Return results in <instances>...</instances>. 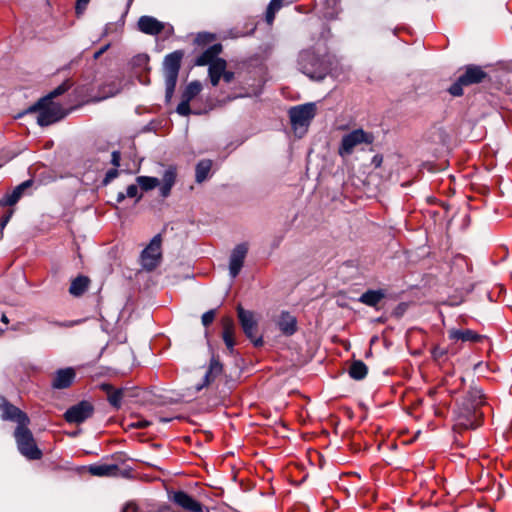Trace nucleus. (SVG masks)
Masks as SVG:
<instances>
[{"label": "nucleus", "mask_w": 512, "mask_h": 512, "mask_svg": "<svg viewBox=\"0 0 512 512\" xmlns=\"http://www.w3.org/2000/svg\"><path fill=\"white\" fill-rule=\"evenodd\" d=\"M94 408L87 401H81L80 403L70 407L64 414L65 420L69 423H82L86 419L90 418L93 414Z\"/></svg>", "instance_id": "obj_12"}, {"label": "nucleus", "mask_w": 512, "mask_h": 512, "mask_svg": "<svg viewBox=\"0 0 512 512\" xmlns=\"http://www.w3.org/2000/svg\"><path fill=\"white\" fill-rule=\"evenodd\" d=\"M237 314L239 318V322L241 327L254 346L259 347L263 344V340L261 337H255V332L257 329V322L254 319V314L251 311H247L243 309L240 305L237 307Z\"/></svg>", "instance_id": "obj_10"}, {"label": "nucleus", "mask_w": 512, "mask_h": 512, "mask_svg": "<svg viewBox=\"0 0 512 512\" xmlns=\"http://www.w3.org/2000/svg\"><path fill=\"white\" fill-rule=\"evenodd\" d=\"M486 398L480 387L471 383L455 409L456 426L464 429H476L482 424Z\"/></svg>", "instance_id": "obj_1"}, {"label": "nucleus", "mask_w": 512, "mask_h": 512, "mask_svg": "<svg viewBox=\"0 0 512 512\" xmlns=\"http://www.w3.org/2000/svg\"><path fill=\"white\" fill-rule=\"evenodd\" d=\"M122 512H138V507L133 503H128L123 509Z\"/></svg>", "instance_id": "obj_46"}, {"label": "nucleus", "mask_w": 512, "mask_h": 512, "mask_svg": "<svg viewBox=\"0 0 512 512\" xmlns=\"http://www.w3.org/2000/svg\"><path fill=\"white\" fill-rule=\"evenodd\" d=\"M222 327H223V332H222L223 341H224L227 349L229 350L230 354H233L234 345H235V340H234L235 325H234L233 320L230 317H224L222 319Z\"/></svg>", "instance_id": "obj_19"}, {"label": "nucleus", "mask_w": 512, "mask_h": 512, "mask_svg": "<svg viewBox=\"0 0 512 512\" xmlns=\"http://www.w3.org/2000/svg\"><path fill=\"white\" fill-rule=\"evenodd\" d=\"M89 2H90V0H77L76 1L75 11L78 16L83 14V12L85 11Z\"/></svg>", "instance_id": "obj_41"}, {"label": "nucleus", "mask_w": 512, "mask_h": 512, "mask_svg": "<svg viewBox=\"0 0 512 512\" xmlns=\"http://www.w3.org/2000/svg\"><path fill=\"white\" fill-rule=\"evenodd\" d=\"M161 236L155 235L150 241L149 245L141 253V263L145 270H154L161 261Z\"/></svg>", "instance_id": "obj_9"}, {"label": "nucleus", "mask_w": 512, "mask_h": 512, "mask_svg": "<svg viewBox=\"0 0 512 512\" xmlns=\"http://www.w3.org/2000/svg\"><path fill=\"white\" fill-rule=\"evenodd\" d=\"M26 112H38L37 123L40 126H48L60 121L68 113L60 104L49 101L48 97L39 99L34 105L30 106Z\"/></svg>", "instance_id": "obj_3"}, {"label": "nucleus", "mask_w": 512, "mask_h": 512, "mask_svg": "<svg viewBox=\"0 0 512 512\" xmlns=\"http://www.w3.org/2000/svg\"><path fill=\"white\" fill-rule=\"evenodd\" d=\"M214 40V35L210 33H199L195 39L199 45H205Z\"/></svg>", "instance_id": "obj_38"}, {"label": "nucleus", "mask_w": 512, "mask_h": 512, "mask_svg": "<svg viewBox=\"0 0 512 512\" xmlns=\"http://www.w3.org/2000/svg\"><path fill=\"white\" fill-rule=\"evenodd\" d=\"M101 389L107 394V400L110 405L116 409H119L122 404V398L125 390L122 388L115 389L110 384H102Z\"/></svg>", "instance_id": "obj_22"}, {"label": "nucleus", "mask_w": 512, "mask_h": 512, "mask_svg": "<svg viewBox=\"0 0 512 512\" xmlns=\"http://www.w3.org/2000/svg\"><path fill=\"white\" fill-rule=\"evenodd\" d=\"M449 339L462 342H479L482 336L471 329H456L448 330Z\"/></svg>", "instance_id": "obj_18"}, {"label": "nucleus", "mask_w": 512, "mask_h": 512, "mask_svg": "<svg viewBox=\"0 0 512 512\" xmlns=\"http://www.w3.org/2000/svg\"><path fill=\"white\" fill-rule=\"evenodd\" d=\"M70 88V84L68 81L63 82L60 84L57 88H55L53 91H51L46 97L49 98V101H52V99L62 95Z\"/></svg>", "instance_id": "obj_35"}, {"label": "nucleus", "mask_w": 512, "mask_h": 512, "mask_svg": "<svg viewBox=\"0 0 512 512\" xmlns=\"http://www.w3.org/2000/svg\"><path fill=\"white\" fill-rule=\"evenodd\" d=\"M212 168V161L209 159H203L201 160L197 165L195 169V180L197 183L204 182L210 173V170Z\"/></svg>", "instance_id": "obj_30"}, {"label": "nucleus", "mask_w": 512, "mask_h": 512, "mask_svg": "<svg viewBox=\"0 0 512 512\" xmlns=\"http://www.w3.org/2000/svg\"><path fill=\"white\" fill-rule=\"evenodd\" d=\"M126 197H127L126 193L119 192L118 195H117V202L118 203L122 202Z\"/></svg>", "instance_id": "obj_49"}, {"label": "nucleus", "mask_w": 512, "mask_h": 512, "mask_svg": "<svg viewBox=\"0 0 512 512\" xmlns=\"http://www.w3.org/2000/svg\"><path fill=\"white\" fill-rule=\"evenodd\" d=\"M279 329L287 336L293 335L297 330L296 318L289 313H282L279 320Z\"/></svg>", "instance_id": "obj_25"}, {"label": "nucleus", "mask_w": 512, "mask_h": 512, "mask_svg": "<svg viewBox=\"0 0 512 512\" xmlns=\"http://www.w3.org/2000/svg\"><path fill=\"white\" fill-rule=\"evenodd\" d=\"M31 184V180L24 181L23 183L18 185L10 194H7L6 197L0 201V204L8 206L16 204L21 198L24 190L31 186Z\"/></svg>", "instance_id": "obj_26"}, {"label": "nucleus", "mask_w": 512, "mask_h": 512, "mask_svg": "<svg viewBox=\"0 0 512 512\" xmlns=\"http://www.w3.org/2000/svg\"><path fill=\"white\" fill-rule=\"evenodd\" d=\"M368 368L361 360H355L349 367V375L355 380H362L366 377Z\"/></svg>", "instance_id": "obj_31"}, {"label": "nucleus", "mask_w": 512, "mask_h": 512, "mask_svg": "<svg viewBox=\"0 0 512 512\" xmlns=\"http://www.w3.org/2000/svg\"><path fill=\"white\" fill-rule=\"evenodd\" d=\"M120 160H121L120 152L119 151H113L112 155H111V163L113 164V166L119 167L120 166Z\"/></svg>", "instance_id": "obj_43"}, {"label": "nucleus", "mask_w": 512, "mask_h": 512, "mask_svg": "<svg viewBox=\"0 0 512 512\" xmlns=\"http://www.w3.org/2000/svg\"><path fill=\"white\" fill-rule=\"evenodd\" d=\"M162 422H169V419H166V418H162L161 419Z\"/></svg>", "instance_id": "obj_52"}, {"label": "nucleus", "mask_w": 512, "mask_h": 512, "mask_svg": "<svg viewBox=\"0 0 512 512\" xmlns=\"http://www.w3.org/2000/svg\"><path fill=\"white\" fill-rule=\"evenodd\" d=\"M133 2V0H128V3L131 4Z\"/></svg>", "instance_id": "obj_53"}, {"label": "nucleus", "mask_w": 512, "mask_h": 512, "mask_svg": "<svg viewBox=\"0 0 512 512\" xmlns=\"http://www.w3.org/2000/svg\"><path fill=\"white\" fill-rule=\"evenodd\" d=\"M119 172L116 168L110 169L105 174V177L102 181L104 186L108 185L112 180H114L118 176Z\"/></svg>", "instance_id": "obj_39"}, {"label": "nucleus", "mask_w": 512, "mask_h": 512, "mask_svg": "<svg viewBox=\"0 0 512 512\" xmlns=\"http://www.w3.org/2000/svg\"><path fill=\"white\" fill-rule=\"evenodd\" d=\"M190 101L182 98V101L177 106V113L182 116H188L191 112L190 110Z\"/></svg>", "instance_id": "obj_36"}, {"label": "nucleus", "mask_w": 512, "mask_h": 512, "mask_svg": "<svg viewBox=\"0 0 512 512\" xmlns=\"http://www.w3.org/2000/svg\"><path fill=\"white\" fill-rule=\"evenodd\" d=\"M215 318V310H209L202 315V324L204 326L210 325Z\"/></svg>", "instance_id": "obj_40"}, {"label": "nucleus", "mask_w": 512, "mask_h": 512, "mask_svg": "<svg viewBox=\"0 0 512 512\" xmlns=\"http://www.w3.org/2000/svg\"><path fill=\"white\" fill-rule=\"evenodd\" d=\"M119 467L116 464H94L89 467V472L94 476H116Z\"/></svg>", "instance_id": "obj_24"}, {"label": "nucleus", "mask_w": 512, "mask_h": 512, "mask_svg": "<svg viewBox=\"0 0 512 512\" xmlns=\"http://www.w3.org/2000/svg\"><path fill=\"white\" fill-rule=\"evenodd\" d=\"M183 56L184 52L182 50H176L166 55L164 58L163 71L165 76V96L167 101H169L174 94Z\"/></svg>", "instance_id": "obj_4"}, {"label": "nucleus", "mask_w": 512, "mask_h": 512, "mask_svg": "<svg viewBox=\"0 0 512 512\" xmlns=\"http://www.w3.org/2000/svg\"><path fill=\"white\" fill-rule=\"evenodd\" d=\"M108 47H109V45H106V46L102 47L100 50H98L97 52H95L94 58L98 59L108 49Z\"/></svg>", "instance_id": "obj_48"}, {"label": "nucleus", "mask_w": 512, "mask_h": 512, "mask_svg": "<svg viewBox=\"0 0 512 512\" xmlns=\"http://www.w3.org/2000/svg\"><path fill=\"white\" fill-rule=\"evenodd\" d=\"M299 70L312 80H323L329 73L330 66L320 59L312 50H303L298 58Z\"/></svg>", "instance_id": "obj_2"}, {"label": "nucleus", "mask_w": 512, "mask_h": 512, "mask_svg": "<svg viewBox=\"0 0 512 512\" xmlns=\"http://www.w3.org/2000/svg\"><path fill=\"white\" fill-rule=\"evenodd\" d=\"M315 115L316 104L312 102L294 106L289 110L291 125L296 133L299 131L300 136L306 132Z\"/></svg>", "instance_id": "obj_6"}, {"label": "nucleus", "mask_w": 512, "mask_h": 512, "mask_svg": "<svg viewBox=\"0 0 512 512\" xmlns=\"http://www.w3.org/2000/svg\"><path fill=\"white\" fill-rule=\"evenodd\" d=\"M488 74L477 65H467L464 73L459 76L457 81L448 89L453 96L459 97L463 95V86H469L483 82Z\"/></svg>", "instance_id": "obj_8"}, {"label": "nucleus", "mask_w": 512, "mask_h": 512, "mask_svg": "<svg viewBox=\"0 0 512 512\" xmlns=\"http://www.w3.org/2000/svg\"><path fill=\"white\" fill-rule=\"evenodd\" d=\"M1 401L2 404H0V407L2 409V418L4 420L14 421L17 423V426L29 425L30 420L26 413L7 402L4 398H1Z\"/></svg>", "instance_id": "obj_14"}, {"label": "nucleus", "mask_w": 512, "mask_h": 512, "mask_svg": "<svg viewBox=\"0 0 512 512\" xmlns=\"http://www.w3.org/2000/svg\"><path fill=\"white\" fill-rule=\"evenodd\" d=\"M149 425H150V422H148L147 420H139L132 424V426L135 428H146Z\"/></svg>", "instance_id": "obj_45"}, {"label": "nucleus", "mask_w": 512, "mask_h": 512, "mask_svg": "<svg viewBox=\"0 0 512 512\" xmlns=\"http://www.w3.org/2000/svg\"><path fill=\"white\" fill-rule=\"evenodd\" d=\"M222 78L223 80L226 82V83H230L233 79H234V73L232 71H227L225 69V72L224 74L222 75Z\"/></svg>", "instance_id": "obj_44"}, {"label": "nucleus", "mask_w": 512, "mask_h": 512, "mask_svg": "<svg viewBox=\"0 0 512 512\" xmlns=\"http://www.w3.org/2000/svg\"><path fill=\"white\" fill-rule=\"evenodd\" d=\"M222 51V45L221 44H214L210 46L208 49H206L202 54H200L196 60L195 65L197 66H205V65H211V63H215L216 59L218 58V55Z\"/></svg>", "instance_id": "obj_21"}, {"label": "nucleus", "mask_w": 512, "mask_h": 512, "mask_svg": "<svg viewBox=\"0 0 512 512\" xmlns=\"http://www.w3.org/2000/svg\"><path fill=\"white\" fill-rule=\"evenodd\" d=\"M248 252V246L245 243L238 244L231 252L229 261V274L232 279L240 273L245 257Z\"/></svg>", "instance_id": "obj_13"}, {"label": "nucleus", "mask_w": 512, "mask_h": 512, "mask_svg": "<svg viewBox=\"0 0 512 512\" xmlns=\"http://www.w3.org/2000/svg\"><path fill=\"white\" fill-rule=\"evenodd\" d=\"M76 373L73 368L59 369L56 371L52 381V387L55 389L68 388L74 381Z\"/></svg>", "instance_id": "obj_16"}, {"label": "nucleus", "mask_w": 512, "mask_h": 512, "mask_svg": "<svg viewBox=\"0 0 512 512\" xmlns=\"http://www.w3.org/2000/svg\"><path fill=\"white\" fill-rule=\"evenodd\" d=\"M138 195V186L135 184H131L126 189V196L130 198H134Z\"/></svg>", "instance_id": "obj_42"}, {"label": "nucleus", "mask_w": 512, "mask_h": 512, "mask_svg": "<svg viewBox=\"0 0 512 512\" xmlns=\"http://www.w3.org/2000/svg\"><path fill=\"white\" fill-rule=\"evenodd\" d=\"M283 0H271L266 11V21L272 24L276 12L281 8Z\"/></svg>", "instance_id": "obj_34"}, {"label": "nucleus", "mask_w": 512, "mask_h": 512, "mask_svg": "<svg viewBox=\"0 0 512 512\" xmlns=\"http://www.w3.org/2000/svg\"><path fill=\"white\" fill-rule=\"evenodd\" d=\"M227 63L224 59H216L215 63H211L208 69L210 82L213 86H217L219 84L222 75L225 72V68Z\"/></svg>", "instance_id": "obj_23"}, {"label": "nucleus", "mask_w": 512, "mask_h": 512, "mask_svg": "<svg viewBox=\"0 0 512 512\" xmlns=\"http://www.w3.org/2000/svg\"><path fill=\"white\" fill-rule=\"evenodd\" d=\"M12 213H13V211H12V210H10V211L8 212V214L2 218V220H1V222H0V226H1V228H2V229H3V228L7 225V223L9 222V220H10V218H11V216H12Z\"/></svg>", "instance_id": "obj_47"}, {"label": "nucleus", "mask_w": 512, "mask_h": 512, "mask_svg": "<svg viewBox=\"0 0 512 512\" xmlns=\"http://www.w3.org/2000/svg\"><path fill=\"white\" fill-rule=\"evenodd\" d=\"M137 184L144 191H149L160 185V181L156 177L150 176H138L136 178Z\"/></svg>", "instance_id": "obj_32"}, {"label": "nucleus", "mask_w": 512, "mask_h": 512, "mask_svg": "<svg viewBox=\"0 0 512 512\" xmlns=\"http://www.w3.org/2000/svg\"><path fill=\"white\" fill-rule=\"evenodd\" d=\"M1 320H2V322H3V323H5V324H8V322H9V321H8V318H7V316H6L5 314H3V315H2Z\"/></svg>", "instance_id": "obj_50"}, {"label": "nucleus", "mask_w": 512, "mask_h": 512, "mask_svg": "<svg viewBox=\"0 0 512 512\" xmlns=\"http://www.w3.org/2000/svg\"><path fill=\"white\" fill-rule=\"evenodd\" d=\"M19 452L30 460H39L42 457L41 450L37 447L32 432L28 425L17 426L14 432Z\"/></svg>", "instance_id": "obj_5"}, {"label": "nucleus", "mask_w": 512, "mask_h": 512, "mask_svg": "<svg viewBox=\"0 0 512 512\" xmlns=\"http://www.w3.org/2000/svg\"><path fill=\"white\" fill-rule=\"evenodd\" d=\"M202 89V85L199 81H193L187 85L185 88L182 98L191 101L194 97H196Z\"/></svg>", "instance_id": "obj_33"}, {"label": "nucleus", "mask_w": 512, "mask_h": 512, "mask_svg": "<svg viewBox=\"0 0 512 512\" xmlns=\"http://www.w3.org/2000/svg\"><path fill=\"white\" fill-rule=\"evenodd\" d=\"M460 381H461L462 385H465V379L463 377L460 378Z\"/></svg>", "instance_id": "obj_51"}, {"label": "nucleus", "mask_w": 512, "mask_h": 512, "mask_svg": "<svg viewBox=\"0 0 512 512\" xmlns=\"http://www.w3.org/2000/svg\"><path fill=\"white\" fill-rule=\"evenodd\" d=\"M90 280L86 276H78L75 278L69 287V293L73 296H81L88 288Z\"/></svg>", "instance_id": "obj_28"}, {"label": "nucleus", "mask_w": 512, "mask_h": 512, "mask_svg": "<svg viewBox=\"0 0 512 512\" xmlns=\"http://www.w3.org/2000/svg\"><path fill=\"white\" fill-rule=\"evenodd\" d=\"M177 171L174 166H169L162 175V184L160 186V195L167 198L176 182Z\"/></svg>", "instance_id": "obj_20"}, {"label": "nucleus", "mask_w": 512, "mask_h": 512, "mask_svg": "<svg viewBox=\"0 0 512 512\" xmlns=\"http://www.w3.org/2000/svg\"><path fill=\"white\" fill-rule=\"evenodd\" d=\"M222 372L223 365L220 363L218 358L212 356L208 370L204 375L202 383L197 384L195 387L196 391H201L204 387L210 385L218 376L222 374Z\"/></svg>", "instance_id": "obj_15"}, {"label": "nucleus", "mask_w": 512, "mask_h": 512, "mask_svg": "<svg viewBox=\"0 0 512 512\" xmlns=\"http://www.w3.org/2000/svg\"><path fill=\"white\" fill-rule=\"evenodd\" d=\"M169 499L177 506L189 512H209L208 508L182 490L172 492Z\"/></svg>", "instance_id": "obj_11"}, {"label": "nucleus", "mask_w": 512, "mask_h": 512, "mask_svg": "<svg viewBox=\"0 0 512 512\" xmlns=\"http://www.w3.org/2000/svg\"><path fill=\"white\" fill-rule=\"evenodd\" d=\"M138 27L141 32L149 35H157L164 29L163 23L151 16L140 17Z\"/></svg>", "instance_id": "obj_17"}, {"label": "nucleus", "mask_w": 512, "mask_h": 512, "mask_svg": "<svg viewBox=\"0 0 512 512\" xmlns=\"http://www.w3.org/2000/svg\"><path fill=\"white\" fill-rule=\"evenodd\" d=\"M121 91V87L119 84H116L115 82L104 84L100 88V94L97 97L91 98V101L99 102L104 99H107L109 97H113L117 95Z\"/></svg>", "instance_id": "obj_29"}, {"label": "nucleus", "mask_w": 512, "mask_h": 512, "mask_svg": "<svg viewBox=\"0 0 512 512\" xmlns=\"http://www.w3.org/2000/svg\"><path fill=\"white\" fill-rule=\"evenodd\" d=\"M384 297L383 290H367L360 296L359 301L367 306L376 307Z\"/></svg>", "instance_id": "obj_27"}, {"label": "nucleus", "mask_w": 512, "mask_h": 512, "mask_svg": "<svg viewBox=\"0 0 512 512\" xmlns=\"http://www.w3.org/2000/svg\"><path fill=\"white\" fill-rule=\"evenodd\" d=\"M431 353L435 361H443L446 359L447 350L440 346H436L432 349Z\"/></svg>", "instance_id": "obj_37"}, {"label": "nucleus", "mask_w": 512, "mask_h": 512, "mask_svg": "<svg viewBox=\"0 0 512 512\" xmlns=\"http://www.w3.org/2000/svg\"><path fill=\"white\" fill-rule=\"evenodd\" d=\"M374 140L375 137L372 133L366 132L361 128L355 129L343 135L338 147V154L343 158L350 156L356 147L361 144L370 145Z\"/></svg>", "instance_id": "obj_7"}]
</instances>
